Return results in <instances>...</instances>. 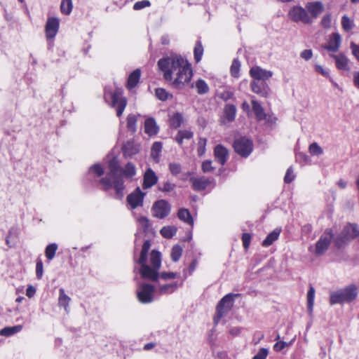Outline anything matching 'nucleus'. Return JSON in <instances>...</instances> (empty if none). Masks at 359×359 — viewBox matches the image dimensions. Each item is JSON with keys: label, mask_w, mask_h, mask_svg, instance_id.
Wrapping results in <instances>:
<instances>
[{"label": "nucleus", "mask_w": 359, "mask_h": 359, "mask_svg": "<svg viewBox=\"0 0 359 359\" xmlns=\"http://www.w3.org/2000/svg\"><path fill=\"white\" fill-rule=\"evenodd\" d=\"M177 229L174 226H163L160 232L163 237L171 238L177 233Z\"/></svg>", "instance_id": "nucleus-40"}, {"label": "nucleus", "mask_w": 359, "mask_h": 359, "mask_svg": "<svg viewBox=\"0 0 359 359\" xmlns=\"http://www.w3.org/2000/svg\"><path fill=\"white\" fill-rule=\"evenodd\" d=\"M139 114H130L126 118V127L129 132L134 134L137 131V122Z\"/></svg>", "instance_id": "nucleus-28"}, {"label": "nucleus", "mask_w": 359, "mask_h": 359, "mask_svg": "<svg viewBox=\"0 0 359 359\" xmlns=\"http://www.w3.org/2000/svg\"><path fill=\"white\" fill-rule=\"evenodd\" d=\"M184 121L183 116L181 113H175L170 119V126L173 128H177L181 126Z\"/></svg>", "instance_id": "nucleus-39"}, {"label": "nucleus", "mask_w": 359, "mask_h": 359, "mask_svg": "<svg viewBox=\"0 0 359 359\" xmlns=\"http://www.w3.org/2000/svg\"><path fill=\"white\" fill-rule=\"evenodd\" d=\"M71 301V298L65 294V290L60 288L59 290V297H58V305L60 307H64L66 311L69 309V304Z\"/></svg>", "instance_id": "nucleus-33"}, {"label": "nucleus", "mask_w": 359, "mask_h": 359, "mask_svg": "<svg viewBox=\"0 0 359 359\" xmlns=\"http://www.w3.org/2000/svg\"><path fill=\"white\" fill-rule=\"evenodd\" d=\"M233 147L236 153L243 158L248 157L253 151V142L246 137L235 139Z\"/></svg>", "instance_id": "nucleus-8"}, {"label": "nucleus", "mask_w": 359, "mask_h": 359, "mask_svg": "<svg viewBox=\"0 0 359 359\" xmlns=\"http://www.w3.org/2000/svg\"><path fill=\"white\" fill-rule=\"evenodd\" d=\"M269 354V350L266 348H262L257 353L253 356L252 359H266Z\"/></svg>", "instance_id": "nucleus-59"}, {"label": "nucleus", "mask_w": 359, "mask_h": 359, "mask_svg": "<svg viewBox=\"0 0 359 359\" xmlns=\"http://www.w3.org/2000/svg\"><path fill=\"white\" fill-rule=\"evenodd\" d=\"M150 247L149 241H145L143 243L139 259L135 260V264L140 265L138 271L142 278L152 281H157L158 278L165 280L177 278L178 274L174 272H163L159 273L161 257V253L157 250H153L151 251L150 254V264H147V255Z\"/></svg>", "instance_id": "nucleus-2"}, {"label": "nucleus", "mask_w": 359, "mask_h": 359, "mask_svg": "<svg viewBox=\"0 0 359 359\" xmlns=\"http://www.w3.org/2000/svg\"><path fill=\"white\" fill-rule=\"evenodd\" d=\"M332 17L330 14L325 15L321 20V25L324 28H329L331 26Z\"/></svg>", "instance_id": "nucleus-61"}, {"label": "nucleus", "mask_w": 359, "mask_h": 359, "mask_svg": "<svg viewBox=\"0 0 359 359\" xmlns=\"http://www.w3.org/2000/svg\"><path fill=\"white\" fill-rule=\"evenodd\" d=\"M333 238L331 229H327L316 244V255H322L327 250Z\"/></svg>", "instance_id": "nucleus-11"}, {"label": "nucleus", "mask_w": 359, "mask_h": 359, "mask_svg": "<svg viewBox=\"0 0 359 359\" xmlns=\"http://www.w3.org/2000/svg\"><path fill=\"white\" fill-rule=\"evenodd\" d=\"M348 242H349V241L345 239V237H344V235L341 233L334 240V244L338 248H341Z\"/></svg>", "instance_id": "nucleus-54"}, {"label": "nucleus", "mask_w": 359, "mask_h": 359, "mask_svg": "<svg viewBox=\"0 0 359 359\" xmlns=\"http://www.w3.org/2000/svg\"><path fill=\"white\" fill-rule=\"evenodd\" d=\"M155 94L156 97L161 101H166L172 97V95L163 88H157L155 90Z\"/></svg>", "instance_id": "nucleus-43"}, {"label": "nucleus", "mask_w": 359, "mask_h": 359, "mask_svg": "<svg viewBox=\"0 0 359 359\" xmlns=\"http://www.w3.org/2000/svg\"><path fill=\"white\" fill-rule=\"evenodd\" d=\"M140 151V144L134 139L126 141L122 146L124 157L132 158Z\"/></svg>", "instance_id": "nucleus-15"}, {"label": "nucleus", "mask_w": 359, "mask_h": 359, "mask_svg": "<svg viewBox=\"0 0 359 359\" xmlns=\"http://www.w3.org/2000/svg\"><path fill=\"white\" fill-rule=\"evenodd\" d=\"M251 90L253 93L263 97H267L270 94V88L264 81L253 80L250 83Z\"/></svg>", "instance_id": "nucleus-16"}, {"label": "nucleus", "mask_w": 359, "mask_h": 359, "mask_svg": "<svg viewBox=\"0 0 359 359\" xmlns=\"http://www.w3.org/2000/svg\"><path fill=\"white\" fill-rule=\"evenodd\" d=\"M341 26L346 32H350L352 30L354 26L353 20H352L348 16L344 15L341 18Z\"/></svg>", "instance_id": "nucleus-46"}, {"label": "nucleus", "mask_w": 359, "mask_h": 359, "mask_svg": "<svg viewBox=\"0 0 359 359\" xmlns=\"http://www.w3.org/2000/svg\"><path fill=\"white\" fill-rule=\"evenodd\" d=\"M315 71L323 75V76L328 78L330 77V73L328 69H325L322 65H315Z\"/></svg>", "instance_id": "nucleus-63"}, {"label": "nucleus", "mask_w": 359, "mask_h": 359, "mask_svg": "<svg viewBox=\"0 0 359 359\" xmlns=\"http://www.w3.org/2000/svg\"><path fill=\"white\" fill-rule=\"evenodd\" d=\"M203 54V47L200 41H197L194 47V55L196 63L201 60Z\"/></svg>", "instance_id": "nucleus-42"}, {"label": "nucleus", "mask_w": 359, "mask_h": 359, "mask_svg": "<svg viewBox=\"0 0 359 359\" xmlns=\"http://www.w3.org/2000/svg\"><path fill=\"white\" fill-rule=\"evenodd\" d=\"M306 9L308 11L312 20L317 18L323 11L324 6L321 1L309 2L306 4Z\"/></svg>", "instance_id": "nucleus-19"}, {"label": "nucleus", "mask_w": 359, "mask_h": 359, "mask_svg": "<svg viewBox=\"0 0 359 359\" xmlns=\"http://www.w3.org/2000/svg\"><path fill=\"white\" fill-rule=\"evenodd\" d=\"M22 328V325H15L13 327H6L0 330V335L10 337L19 332Z\"/></svg>", "instance_id": "nucleus-38"}, {"label": "nucleus", "mask_w": 359, "mask_h": 359, "mask_svg": "<svg viewBox=\"0 0 359 359\" xmlns=\"http://www.w3.org/2000/svg\"><path fill=\"white\" fill-rule=\"evenodd\" d=\"M341 233L345 239L351 241L359 236V226L356 224H348L344 227Z\"/></svg>", "instance_id": "nucleus-21"}, {"label": "nucleus", "mask_w": 359, "mask_h": 359, "mask_svg": "<svg viewBox=\"0 0 359 359\" xmlns=\"http://www.w3.org/2000/svg\"><path fill=\"white\" fill-rule=\"evenodd\" d=\"M352 53L355 59L359 62V45L355 44L354 42H351L350 45Z\"/></svg>", "instance_id": "nucleus-64"}, {"label": "nucleus", "mask_w": 359, "mask_h": 359, "mask_svg": "<svg viewBox=\"0 0 359 359\" xmlns=\"http://www.w3.org/2000/svg\"><path fill=\"white\" fill-rule=\"evenodd\" d=\"M178 287L179 284L177 282L164 285L158 284V292L161 295L169 294L174 292Z\"/></svg>", "instance_id": "nucleus-26"}, {"label": "nucleus", "mask_w": 359, "mask_h": 359, "mask_svg": "<svg viewBox=\"0 0 359 359\" xmlns=\"http://www.w3.org/2000/svg\"><path fill=\"white\" fill-rule=\"evenodd\" d=\"M239 295L240 294L229 293L221 299L217 306L216 314L214 317V323L215 324H217L219 320L231 309L234 301V297Z\"/></svg>", "instance_id": "nucleus-6"}, {"label": "nucleus", "mask_w": 359, "mask_h": 359, "mask_svg": "<svg viewBox=\"0 0 359 359\" xmlns=\"http://www.w3.org/2000/svg\"><path fill=\"white\" fill-rule=\"evenodd\" d=\"M341 37L337 32H334L330 36L327 44L323 46V48L330 52H337L341 46Z\"/></svg>", "instance_id": "nucleus-18"}, {"label": "nucleus", "mask_w": 359, "mask_h": 359, "mask_svg": "<svg viewBox=\"0 0 359 359\" xmlns=\"http://www.w3.org/2000/svg\"><path fill=\"white\" fill-rule=\"evenodd\" d=\"M252 110L257 121H263L266 118V113L262 105L256 100H252Z\"/></svg>", "instance_id": "nucleus-31"}, {"label": "nucleus", "mask_w": 359, "mask_h": 359, "mask_svg": "<svg viewBox=\"0 0 359 359\" xmlns=\"http://www.w3.org/2000/svg\"><path fill=\"white\" fill-rule=\"evenodd\" d=\"M195 87L196 92L199 95H204L209 92L210 88L208 83L201 79H198L195 83L191 85V88Z\"/></svg>", "instance_id": "nucleus-30"}, {"label": "nucleus", "mask_w": 359, "mask_h": 359, "mask_svg": "<svg viewBox=\"0 0 359 359\" xmlns=\"http://www.w3.org/2000/svg\"><path fill=\"white\" fill-rule=\"evenodd\" d=\"M242 241L244 249L248 250L251 241V235L248 233H243Z\"/></svg>", "instance_id": "nucleus-60"}, {"label": "nucleus", "mask_w": 359, "mask_h": 359, "mask_svg": "<svg viewBox=\"0 0 359 359\" xmlns=\"http://www.w3.org/2000/svg\"><path fill=\"white\" fill-rule=\"evenodd\" d=\"M145 194L143 193L140 187L135 189L134 191L128 195L126 201L130 208L134 210L143 205V201Z\"/></svg>", "instance_id": "nucleus-13"}, {"label": "nucleus", "mask_w": 359, "mask_h": 359, "mask_svg": "<svg viewBox=\"0 0 359 359\" xmlns=\"http://www.w3.org/2000/svg\"><path fill=\"white\" fill-rule=\"evenodd\" d=\"M194 133L190 130H179L177 135L175 136V141L180 144H182L183 140H190L193 137Z\"/></svg>", "instance_id": "nucleus-35"}, {"label": "nucleus", "mask_w": 359, "mask_h": 359, "mask_svg": "<svg viewBox=\"0 0 359 359\" xmlns=\"http://www.w3.org/2000/svg\"><path fill=\"white\" fill-rule=\"evenodd\" d=\"M292 344V341L287 343L283 341H279L276 342L273 346V349L276 351H280L284 349L285 347L289 346Z\"/></svg>", "instance_id": "nucleus-62"}, {"label": "nucleus", "mask_w": 359, "mask_h": 359, "mask_svg": "<svg viewBox=\"0 0 359 359\" xmlns=\"http://www.w3.org/2000/svg\"><path fill=\"white\" fill-rule=\"evenodd\" d=\"M224 113L228 121L231 122L236 118V108L233 104H226L224 107Z\"/></svg>", "instance_id": "nucleus-36"}, {"label": "nucleus", "mask_w": 359, "mask_h": 359, "mask_svg": "<svg viewBox=\"0 0 359 359\" xmlns=\"http://www.w3.org/2000/svg\"><path fill=\"white\" fill-rule=\"evenodd\" d=\"M73 4L72 0H62L60 11L65 15H69L72 11Z\"/></svg>", "instance_id": "nucleus-44"}, {"label": "nucleus", "mask_w": 359, "mask_h": 359, "mask_svg": "<svg viewBox=\"0 0 359 359\" xmlns=\"http://www.w3.org/2000/svg\"><path fill=\"white\" fill-rule=\"evenodd\" d=\"M201 168L203 172H210L214 170L215 168L212 166V161L206 160L203 162Z\"/></svg>", "instance_id": "nucleus-58"}, {"label": "nucleus", "mask_w": 359, "mask_h": 359, "mask_svg": "<svg viewBox=\"0 0 359 359\" xmlns=\"http://www.w3.org/2000/svg\"><path fill=\"white\" fill-rule=\"evenodd\" d=\"M175 188V184L171 183L170 182H165L163 184L161 187H159V189L163 192H170L174 190Z\"/></svg>", "instance_id": "nucleus-57"}, {"label": "nucleus", "mask_w": 359, "mask_h": 359, "mask_svg": "<svg viewBox=\"0 0 359 359\" xmlns=\"http://www.w3.org/2000/svg\"><path fill=\"white\" fill-rule=\"evenodd\" d=\"M43 274V265L41 259H36V276L38 279H41Z\"/></svg>", "instance_id": "nucleus-52"}, {"label": "nucleus", "mask_w": 359, "mask_h": 359, "mask_svg": "<svg viewBox=\"0 0 359 359\" xmlns=\"http://www.w3.org/2000/svg\"><path fill=\"white\" fill-rule=\"evenodd\" d=\"M154 286L149 283H140L137 297L142 304H149L154 300Z\"/></svg>", "instance_id": "nucleus-9"}, {"label": "nucleus", "mask_w": 359, "mask_h": 359, "mask_svg": "<svg viewBox=\"0 0 359 359\" xmlns=\"http://www.w3.org/2000/svg\"><path fill=\"white\" fill-rule=\"evenodd\" d=\"M331 57L335 60L336 67L338 69L349 70V60L344 54L331 55Z\"/></svg>", "instance_id": "nucleus-23"}, {"label": "nucleus", "mask_w": 359, "mask_h": 359, "mask_svg": "<svg viewBox=\"0 0 359 359\" xmlns=\"http://www.w3.org/2000/svg\"><path fill=\"white\" fill-rule=\"evenodd\" d=\"M214 155L215 159L223 165L227 161L229 152L227 149L224 146L218 144L215 147Z\"/></svg>", "instance_id": "nucleus-22"}, {"label": "nucleus", "mask_w": 359, "mask_h": 359, "mask_svg": "<svg viewBox=\"0 0 359 359\" xmlns=\"http://www.w3.org/2000/svg\"><path fill=\"white\" fill-rule=\"evenodd\" d=\"M207 144V139L205 137H200L198 142L197 153L199 156H202L205 153V147Z\"/></svg>", "instance_id": "nucleus-50"}, {"label": "nucleus", "mask_w": 359, "mask_h": 359, "mask_svg": "<svg viewBox=\"0 0 359 359\" xmlns=\"http://www.w3.org/2000/svg\"><path fill=\"white\" fill-rule=\"evenodd\" d=\"M151 5V3L148 0H143L136 2L133 6V9L135 11L141 10L144 8L148 7Z\"/></svg>", "instance_id": "nucleus-56"}, {"label": "nucleus", "mask_w": 359, "mask_h": 359, "mask_svg": "<svg viewBox=\"0 0 359 359\" xmlns=\"http://www.w3.org/2000/svg\"><path fill=\"white\" fill-rule=\"evenodd\" d=\"M182 254V248H181V246L179 245H174L171 251L172 260L175 262H177L180 259Z\"/></svg>", "instance_id": "nucleus-47"}, {"label": "nucleus", "mask_w": 359, "mask_h": 359, "mask_svg": "<svg viewBox=\"0 0 359 359\" xmlns=\"http://www.w3.org/2000/svg\"><path fill=\"white\" fill-rule=\"evenodd\" d=\"M158 180L155 172L151 168H148L143 176L142 188L147 189L152 187L158 182Z\"/></svg>", "instance_id": "nucleus-20"}, {"label": "nucleus", "mask_w": 359, "mask_h": 359, "mask_svg": "<svg viewBox=\"0 0 359 359\" xmlns=\"http://www.w3.org/2000/svg\"><path fill=\"white\" fill-rule=\"evenodd\" d=\"M57 248L58 245L55 243H50L46 247L45 255L49 261H51L55 257Z\"/></svg>", "instance_id": "nucleus-41"}, {"label": "nucleus", "mask_w": 359, "mask_h": 359, "mask_svg": "<svg viewBox=\"0 0 359 359\" xmlns=\"http://www.w3.org/2000/svg\"><path fill=\"white\" fill-rule=\"evenodd\" d=\"M141 76V71L139 69L134 70L128 76L127 87L129 89L135 88L138 83Z\"/></svg>", "instance_id": "nucleus-29"}, {"label": "nucleus", "mask_w": 359, "mask_h": 359, "mask_svg": "<svg viewBox=\"0 0 359 359\" xmlns=\"http://www.w3.org/2000/svg\"><path fill=\"white\" fill-rule=\"evenodd\" d=\"M358 294V287L355 285L351 284L343 289L332 292L330 296V304L334 305L351 302L357 297Z\"/></svg>", "instance_id": "nucleus-4"}, {"label": "nucleus", "mask_w": 359, "mask_h": 359, "mask_svg": "<svg viewBox=\"0 0 359 359\" xmlns=\"http://www.w3.org/2000/svg\"><path fill=\"white\" fill-rule=\"evenodd\" d=\"M144 132L149 136L155 135L158 132V127L153 118H149L144 122Z\"/></svg>", "instance_id": "nucleus-24"}, {"label": "nucleus", "mask_w": 359, "mask_h": 359, "mask_svg": "<svg viewBox=\"0 0 359 359\" xmlns=\"http://www.w3.org/2000/svg\"><path fill=\"white\" fill-rule=\"evenodd\" d=\"M88 173H94L97 177H100L104 174V169L100 163H95L89 168Z\"/></svg>", "instance_id": "nucleus-49"}, {"label": "nucleus", "mask_w": 359, "mask_h": 359, "mask_svg": "<svg viewBox=\"0 0 359 359\" xmlns=\"http://www.w3.org/2000/svg\"><path fill=\"white\" fill-rule=\"evenodd\" d=\"M104 98L106 102H108L111 107L116 109V115L120 117L127 105V100L123 96L121 88H116L114 90H107L104 92Z\"/></svg>", "instance_id": "nucleus-5"}, {"label": "nucleus", "mask_w": 359, "mask_h": 359, "mask_svg": "<svg viewBox=\"0 0 359 359\" xmlns=\"http://www.w3.org/2000/svg\"><path fill=\"white\" fill-rule=\"evenodd\" d=\"M309 153L312 156H320L323 154V149L316 142H313L309 147Z\"/></svg>", "instance_id": "nucleus-48"}, {"label": "nucleus", "mask_w": 359, "mask_h": 359, "mask_svg": "<svg viewBox=\"0 0 359 359\" xmlns=\"http://www.w3.org/2000/svg\"><path fill=\"white\" fill-rule=\"evenodd\" d=\"M294 177L295 175L294 174L292 168H288L284 177V182L287 184H289L294 180Z\"/></svg>", "instance_id": "nucleus-55"}, {"label": "nucleus", "mask_w": 359, "mask_h": 359, "mask_svg": "<svg viewBox=\"0 0 359 359\" xmlns=\"http://www.w3.org/2000/svg\"><path fill=\"white\" fill-rule=\"evenodd\" d=\"M281 232L280 228H276L272 232H271L266 238L263 241L262 245L263 247H269L271 245L274 241L278 240Z\"/></svg>", "instance_id": "nucleus-27"}, {"label": "nucleus", "mask_w": 359, "mask_h": 359, "mask_svg": "<svg viewBox=\"0 0 359 359\" xmlns=\"http://www.w3.org/2000/svg\"><path fill=\"white\" fill-rule=\"evenodd\" d=\"M189 181L191 183L192 189L196 191H201L205 190L210 185L215 186V180L212 178H208L204 176L202 177H191Z\"/></svg>", "instance_id": "nucleus-12"}, {"label": "nucleus", "mask_w": 359, "mask_h": 359, "mask_svg": "<svg viewBox=\"0 0 359 359\" xmlns=\"http://www.w3.org/2000/svg\"><path fill=\"white\" fill-rule=\"evenodd\" d=\"M177 217L182 222L193 226L194 221L189 210L187 208H180L177 212Z\"/></svg>", "instance_id": "nucleus-25"}, {"label": "nucleus", "mask_w": 359, "mask_h": 359, "mask_svg": "<svg viewBox=\"0 0 359 359\" xmlns=\"http://www.w3.org/2000/svg\"><path fill=\"white\" fill-rule=\"evenodd\" d=\"M151 210L155 217L163 219L170 214L171 205L167 201L161 199L153 204Z\"/></svg>", "instance_id": "nucleus-10"}, {"label": "nucleus", "mask_w": 359, "mask_h": 359, "mask_svg": "<svg viewBox=\"0 0 359 359\" xmlns=\"http://www.w3.org/2000/svg\"><path fill=\"white\" fill-rule=\"evenodd\" d=\"M273 74L271 71L262 69L259 66L252 67L250 70V75L255 81H266V80L270 79Z\"/></svg>", "instance_id": "nucleus-17"}, {"label": "nucleus", "mask_w": 359, "mask_h": 359, "mask_svg": "<svg viewBox=\"0 0 359 359\" xmlns=\"http://www.w3.org/2000/svg\"><path fill=\"white\" fill-rule=\"evenodd\" d=\"M315 299V289L313 286H310L307 292V309L309 314L313 312Z\"/></svg>", "instance_id": "nucleus-37"}, {"label": "nucleus", "mask_w": 359, "mask_h": 359, "mask_svg": "<svg viewBox=\"0 0 359 359\" xmlns=\"http://www.w3.org/2000/svg\"><path fill=\"white\" fill-rule=\"evenodd\" d=\"M163 145L161 142H155L151 149V157L155 163H158Z\"/></svg>", "instance_id": "nucleus-32"}, {"label": "nucleus", "mask_w": 359, "mask_h": 359, "mask_svg": "<svg viewBox=\"0 0 359 359\" xmlns=\"http://www.w3.org/2000/svg\"><path fill=\"white\" fill-rule=\"evenodd\" d=\"M136 174V168L133 163H128L123 168H121V175L127 178H132Z\"/></svg>", "instance_id": "nucleus-34"}, {"label": "nucleus", "mask_w": 359, "mask_h": 359, "mask_svg": "<svg viewBox=\"0 0 359 359\" xmlns=\"http://www.w3.org/2000/svg\"><path fill=\"white\" fill-rule=\"evenodd\" d=\"M158 67L163 73V79L178 90L189 84L193 76L190 63L181 56L164 57L158 61Z\"/></svg>", "instance_id": "nucleus-1"}, {"label": "nucleus", "mask_w": 359, "mask_h": 359, "mask_svg": "<svg viewBox=\"0 0 359 359\" xmlns=\"http://www.w3.org/2000/svg\"><path fill=\"white\" fill-rule=\"evenodd\" d=\"M240 68L241 62L239 61V60L238 58L233 59L230 68L231 74L233 77H239Z\"/></svg>", "instance_id": "nucleus-45"}, {"label": "nucleus", "mask_w": 359, "mask_h": 359, "mask_svg": "<svg viewBox=\"0 0 359 359\" xmlns=\"http://www.w3.org/2000/svg\"><path fill=\"white\" fill-rule=\"evenodd\" d=\"M137 222L140 225L141 228L142 229L143 231H147L149 226V220L146 217H140L137 219Z\"/></svg>", "instance_id": "nucleus-53"}, {"label": "nucleus", "mask_w": 359, "mask_h": 359, "mask_svg": "<svg viewBox=\"0 0 359 359\" xmlns=\"http://www.w3.org/2000/svg\"><path fill=\"white\" fill-rule=\"evenodd\" d=\"M60 27L58 18L55 17L48 18L45 26L46 36L48 40L53 39L56 36Z\"/></svg>", "instance_id": "nucleus-14"}, {"label": "nucleus", "mask_w": 359, "mask_h": 359, "mask_svg": "<svg viewBox=\"0 0 359 359\" xmlns=\"http://www.w3.org/2000/svg\"><path fill=\"white\" fill-rule=\"evenodd\" d=\"M108 167L109 172L102 177L100 182L103 186L105 191L114 189L116 192V198L121 199L123 196V190L125 189L123 177L121 175V168L119 161L116 156L109 154Z\"/></svg>", "instance_id": "nucleus-3"}, {"label": "nucleus", "mask_w": 359, "mask_h": 359, "mask_svg": "<svg viewBox=\"0 0 359 359\" xmlns=\"http://www.w3.org/2000/svg\"><path fill=\"white\" fill-rule=\"evenodd\" d=\"M287 15L288 18L294 22H302L305 25H311L313 22L306 9L299 5L293 6Z\"/></svg>", "instance_id": "nucleus-7"}, {"label": "nucleus", "mask_w": 359, "mask_h": 359, "mask_svg": "<svg viewBox=\"0 0 359 359\" xmlns=\"http://www.w3.org/2000/svg\"><path fill=\"white\" fill-rule=\"evenodd\" d=\"M168 168L170 173L174 176H177L182 171L181 165L178 163H170L168 165Z\"/></svg>", "instance_id": "nucleus-51"}]
</instances>
